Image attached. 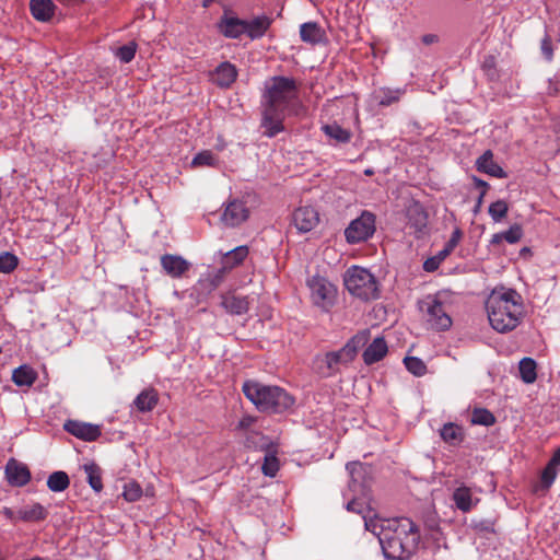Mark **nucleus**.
I'll list each match as a JSON object with an SVG mask.
<instances>
[{"label": "nucleus", "mask_w": 560, "mask_h": 560, "mask_svg": "<svg viewBox=\"0 0 560 560\" xmlns=\"http://www.w3.org/2000/svg\"><path fill=\"white\" fill-rule=\"evenodd\" d=\"M299 102L298 84L293 78L273 77L266 84L262 101L261 128L264 136L273 138L284 130L285 110Z\"/></svg>", "instance_id": "obj_1"}, {"label": "nucleus", "mask_w": 560, "mask_h": 560, "mask_svg": "<svg viewBox=\"0 0 560 560\" xmlns=\"http://www.w3.org/2000/svg\"><path fill=\"white\" fill-rule=\"evenodd\" d=\"M489 323L499 332L515 329L523 317L524 306L521 295L513 289L493 292L487 301Z\"/></svg>", "instance_id": "obj_2"}, {"label": "nucleus", "mask_w": 560, "mask_h": 560, "mask_svg": "<svg viewBox=\"0 0 560 560\" xmlns=\"http://www.w3.org/2000/svg\"><path fill=\"white\" fill-rule=\"evenodd\" d=\"M419 541V529L410 518H387V560L409 559Z\"/></svg>", "instance_id": "obj_3"}, {"label": "nucleus", "mask_w": 560, "mask_h": 560, "mask_svg": "<svg viewBox=\"0 0 560 560\" xmlns=\"http://www.w3.org/2000/svg\"><path fill=\"white\" fill-rule=\"evenodd\" d=\"M245 397L262 412L281 413L294 404V398L279 386L246 381L242 386Z\"/></svg>", "instance_id": "obj_4"}, {"label": "nucleus", "mask_w": 560, "mask_h": 560, "mask_svg": "<svg viewBox=\"0 0 560 560\" xmlns=\"http://www.w3.org/2000/svg\"><path fill=\"white\" fill-rule=\"evenodd\" d=\"M372 329H363L351 337L338 351H330L324 355H317L314 360V369L323 377H330L340 372L342 365L349 364L357 357L371 338Z\"/></svg>", "instance_id": "obj_5"}, {"label": "nucleus", "mask_w": 560, "mask_h": 560, "mask_svg": "<svg viewBox=\"0 0 560 560\" xmlns=\"http://www.w3.org/2000/svg\"><path fill=\"white\" fill-rule=\"evenodd\" d=\"M345 285L352 295L364 301L374 300L380 296L376 278L368 269L358 266L347 270Z\"/></svg>", "instance_id": "obj_6"}, {"label": "nucleus", "mask_w": 560, "mask_h": 560, "mask_svg": "<svg viewBox=\"0 0 560 560\" xmlns=\"http://www.w3.org/2000/svg\"><path fill=\"white\" fill-rule=\"evenodd\" d=\"M307 287L313 303L322 308L330 307L336 299L337 289L325 277L314 275L307 279Z\"/></svg>", "instance_id": "obj_7"}, {"label": "nucleus", "mask_w": 560, "mask_h": 560, "mask_svg": "<svg viewBox=\"0 0 560 560\" xmlns=\"http://www.w3.org/2000/svg\"><path fill=\"white\" fill-rule=\"evenodd\" d=\"M375 232V215L372 212L363 211L362 214L352 220L345 230L348 243L355 244L368 240Z\"/></svg>", "instance_id": "obj_8"}, {"label": "nucleus", "mask_w": 560, "mask_h": 560, "mask_svg": "<svg viewBox=\"0 0 560 560\" xmlns=\"http://www.w3.org/2000/svg\"><path fill=\"white\" fill-rule=\"evenodd\" d=\"M420 307L425 314V320L430 328L443 331L452 326V318L445 312L443 303L439 300L428 298L421 303Z\"/></svg>", "instance_id": "obj_9"}, {"label": "nucleus", "mask_w": 560, "mask_h": 560, "mask_svg": "<svg viewBox=\"0 0 560 560\" xmlns=\"http://www.w3.org/2000/svg\"><path fill=\"white\" fill-rule=\"evenodd\" d=\"M346 469L350 476V490L354 495L365 494V491L370 487L373 478L372 466L361 462H350L347 464Z\"/></svg>", "instance_id": "obj_10"}, {"label": "nucleus", "mask_w": 560, "mask_h": 560, "mask_svg": "<svg viewBox=\"0 0 560 560\" xmlns=\"http://www.w3.org/2000/svg\"><path fill=\"white\" fill-rule=\"evenodd\" d=\"M249 217V209L244 200L233 198L223 205L220 215L221 223L226 228H236Z\"/></svg>", "instance_id": "obj_11"}, {"label": "nucleus", "mask_w": 560, "mask_h": 560, "mask_svg": "<svg viewBox=\"0 0 560 560\" xmlns=\"http://www.w3.org/2000/svg\"><path fill=\"white\" fill-rule=\"evenodd\" d=\"M407 226L420 238L428 233L429 215L423 206L413 202L407 208Z\"/></svg>", "instance_id": "obj_12"}, {"label": "nucleus", "mask_w": 560, "mask_h": 560, "mask_svg": "<svg viewBox=\"0 0 560 560\" xmlns=\"http://www.w3.org/2000/svg\"><path fill=\"white\" fill-rule=\"evenodd\" d=\"M63 430L86 442L96 441L102 434L100 425L71 419L63 423Z\"/></svg>", "instance_id": "obj_13"}, {"label": "nucleus", "mask_w": 560, "mask_h": 560, "mask_svg": "<svg viewBox=\"0 0 560 560\" xmlns=\"http://www.w3.org/2000/svg\"><path fill=\"white\" fill-rule=\"evenodd\" d=\"M5 479L12 487H24L31 480L28 467L15 458H10L4 469Z\"/></svg>", "instance_id": "obj_14"}, {"label": "nucleus", "mask_w": 560, "mask_h": 560, "mask_svg": "<svg viewBox=\"0 0 560 560\" xmlns=\"http://www.w3.org/2000/svg\"><path fill=\"white\" fill-rule=\"evenodd\" d=\"M292 222L299 232L306 233L318 224L319 214L311 206L300 207L293 212Z\"/></svg>", "instance_id": "obj_15"}, {"label": "nucleus", "mask_w": 560, "mask_h": 560, "mask_svg": "<svg viewBox=\"0 0 560 560\" xmlns=\"http://www.w3.org/2000/svg\"><path fill=\"white\" fill-rule=\"evenodd\" d=\"M219 32L226 38L237 39L245 35V19L224 14L218 23Z\"/></svg>", "instance_id": "obj_16"}, {"label": "nucleus", "mask_w": 560, "mask_h": 560, "mask_svg": "<svg viewBox=\"0 0 560 560\" xmlns=\"http://www.w3.org/2000/svg\"><path fill=\"white\" fill-rule=\"evenodd\" d=\"M165 273L172 278H182L190 268V262L182 256L165 254L160 259Z\"/></svg>", "instance_id": "obj_17"}, {"label": "nucleus", "mask_w": 560, "mask_h": 560, "mask_svg": "<svg viewBox=\"0 0 560 560\" xmlns=\"http://www.w3.org/2000/svg\"><path fill=\"white\" fill-rule=\"evenodd\" d=\"M237 78V70L229 61L221 62L211 73V81L220 88H230Z\"/></svg>", "instance_id": "obj_18"}, {"label": "nucleus", "mask_w": 560, "mask_h": 560, "mask_svg": "<svg viewBox=\"0 0 560 560\" xmlns=\"http://www.w3.org/2000/svg\"><path fill=\"white\" fill-rule=\"evenodd\" d=\"M271 24L272 19L265 14L254 16L250 20H245V35L252 40L259 39L265 36Z\"/></svg>", "instance_id": "obj_19"}, {"label": "nucleus", "mask_w": 560, "mask_h": 560, "mask_svg": "<svg viewBox=\"0 0 560 560\" xmlns=\"http://www.w3.org/2000/svg\"><path fill=\"white\" fill-rule=\"evenodd\" d=\"M440 436L445 444L456 447L464 442L466 432L462 425L454 422H447L440 429Z\"/></svg>", "instance_id": "obj_20"}, {"label": "nucleus", "mask_w": 560, "mask_h": 560, "mask_svg": "<svg viewBox=\"0 0 560 560\" xmlns=\"http://www.w3.org/2000/svg\"><path fill=\"white\" fill-rule=\"evenodd\" d=\"M372 342L363 351L362 358L365 364L371 365L385 357V336L377 335L370 338Z\"/></svg>", "instance_id": "obj_21"}, {"label": "nucleus", "mask_w": 560, "mask_h": 560, "mask_svg": "<svg viewBox=\"0 0 560 560\" xmlns=\"http://www.w3.org/2000/svg\"><path fill=\"white\" fill-rule=\"evenodd\" d=\"M477 170L497 178H505L506 173L493 161V153L487 150L476 162Z\"/></svg>", "instance_id": "obj_22"}, {"label": "nucleus", "mask_w": 560, "mask_h": 560, "mask_svg": "<svg viewBox=\"0 0 560 560\" xmlns=\"http://www.w3.org/2000/svg\"><path fill=\"white\" fill-rule=\"evenodd\" d=\"M221 306L232 315H242L247 313L249 303L247 298L235 294H222Z\"/></svg>", "instance_id": "obj_23"}, {"label": "nucleus", "mask_w": 560, "mask_h": 560, "mask_svg": "<svg viewBox=\"0 0 560 560\" xmlns=\"http://www.w3.org/2000/svg\"><path fill=\"white\" fill-rule=\"evenodd\" d=\"M30 10L35 20L48 22L55 15L56 5L52 0H31Z\"/></svg>", "instance_id": "obj_24"}, {"label": "nucleus", "mask_w": 560, "mask_h": 560, "mask_svg": "<svg viewBox=\"0 0 560 560\" xmlns=\"http://www.w3.org/2000/svg\"><path fill=\"white\" fill-rule=\"evenodd\" d=\"M48 511L40 503L22 506L18 510V517L25 523H36L46 520Z\"/></svg>", "instance_id": "obj_25"}, {"label": "nucleus", "mask_w": 560, "mask_h": 560, "mask_svg": "<svg viewBox=\"0 0 560 560\" xmlns=\"http://www.w3.org/2000/svg\"><path fill=\"white\" fill-rule=\"evenodd\" d=\"M324 34V31L316 22L303 23L300 26V37L304 43L318 44L323 40Z\"/></svg>", "instance_id": "obj_26"}, {"label": "nucleus", "mask_w": 560, "mask_h": 560, "mask_svg": "<svg viewBox=\"0 0 560 560\" xmlns=\"http://www.w3.org/2000/svg\"><path fill=\"white\" fill-rule=\"evenodd\" d=\"M248 255L247 246H237L226 252L222 259L223 270H231L234 267L241 265Z\"/></svg>", "instance_id": "obj_27"}, {"label": "nucleus", "mask_w": 560, "mask_h": 560, "mask_svg": "<svg viewBox=\"0 0 560 560\" xmlns=\"http://www.w3.org/2000/svg\"><path fill=\"white\" fill-rule=\"evenodd\" d=\"M159 396L154 389L142 390L135 399L136 408L141 412H149L158 405Z\"/></svg>", "instance_id": "obj_28"}, {"label": "nucleus", "mask_w": 560, "mask_h": 560, "mask_svg": "<svg viewBox=\"0 0 560 560\" xmlns=\"http://www.w3.org/2000/svg\"><path fill=\"white\" fill-rule=\"evenodd\" d=\"M385 520L374 515V516H364V524L366 530L371 532L374 536L377 537L382 553L385 556V539L382 537L385 530Z\"/></svg>", "instance_id": "obj_29"}, {"label": "nucleus", "mask_w": 560, "mask_h": 560, "mask_svg": "<svg viewBox=\"0 0 560 560\" xmlns=\"http://www.w3.org/2000/svg\"><path fill=\"white\" fill-rule=\"evenodd\" d=\"M37 378L36 372L28 365H21L13 371L12 381L16 386H32Z\"/></svg>", "instance_id": "obj_30"}, {"label": "nucleus", "mask_w": 560, "mask_h": 560, "mask_svg": "<svg viewBox=\"0 0 560 560\" xmlns=\"http://www.w3.org/2000/svg\"><path fill=\"white\" fill-rule=\"evenodd\" d=\"M323 132L337 143H348L351 140V131L342 128L337 122L326 124L322 126Z\"/></svg>", "instance_id": "obj_31"}, {"label": "nucleus", "mask_w": 560, "mask_h": 560, "mask_svg": "<svg viewBox=\"0 0 560 560\" xmlns=\"http://www.w3.org/2000/svg\"><path fill=\"white\" fill-rule=\"evenodd\" d=\"M453 500L456 508L464 513L469 512L474 506L471 490L466 486L455 489Z\"/></svg>", "instance_id": "obj_32"}, {"label": "nucleus", "mask_w": 560, "mask_h": 560, "mask_svg": "<svg viewBox=\"0 0 560 560\" xmlns=\"http://www.w3.org/2000/svg\"><path fill=\"white\" fill-rule=\"evenodd\" d=\"M83 470L86 474V480L90 487L95 492H101L103 490L102 482V470L98 465L95 463H89L83 465Z\"/></svg>", "instance_id": "obj_33"}, {"label": "nucleus", "mask_w": 560, "mask_h": 560, "mask_svg": "<svg viewBox=\"0 0 560 560\" xmlns=\"http://www.w3.org/2000/svg\"><path fill=\"white\" fill-rule=\"evenodd\" d=\"M69 485V476L62 470L54 471L48 476L47 487L52 492H62L68 489Z\"/></svg>", "instance_id": "obj_34"}, {"label": "nucleus", "mask_w": 560, "mask_h": 560, "mask_svg": "<svg viewBox=\"0 0 560 560\" xmlns=\"http://www.w3.org/2000/svg\"><path fill=\"white\" fill-rule=\"evenodd\" d=\"M536 362L532 358H523L518 364L521 378L526 384H532L537 378Z\"/></svg>", "instance_id": "obj_35"}, {"label": "nucleus", "mask_w": 560, "mask_h": 560, "mask_svg": "<svg viewBox=\"0 0 560 560\" xmlns=\"http://www.w3.org/2000/svg\"><path fill=\"white\" fill-rule=\"evenodd\" d=\"M219 165L218 156L212 153L210 150H203L195 155L191 161V166L194 167H217Z\"/></svg>", "instance_id": "obj_36"}, {"label": "nucleus", "mask_w": 560, "mask_h": 560, "mask_svg": "<svg viewBox=\"0 0 560 560\" xmlns=\"http://www.w3.org/2000/svg\"><path fill=\"white\" fill-rule=\"evenodd\" d=\"M495 417L486 408H475L471 413V423L478 425L490 427L494 424Z\"/></svg>", "instance_id": "obj_37"}, {"label": "nucleus", "mask_w": 560, "mask_h": 560, "mask_svg": "<svg viewBox=\"0 0 560 560\" xmlns=\"http://www.w3.org/2000/svg\"><path fill=\"white\" fill-rule=\"evenodd\" d=\"M558 472H559V468L557 466H553L551 465L549 462L548 464L546 465V467L544 468V470L541 471V476H540V487L544 489V490H549V488L552 486V483L555 482L557 476H558Z\"/></svg>", "instance_id": "obj_38"}, {"label": "nucleus", "mask_w": 560, "mask_h": 560, "mask_svg": "<svg viewBox=\"0 0 560 560\" xmlns=\"http://www.w3.org/2000/svg\"><path fill=\"white\" fill-rule=\"evenodd\" d=\"M463 237V232L460 231V229L456 228L452 235H451V238L447 241V243L445 244L444 248L442 250H440L438 253L439 255V258H442L443 260H445V258L454 250V248L459 244L460 240Z\"/></svg>", "instance_id": "obj_39"}, {"label": "nucleus", "mask_w": 560, "mask_h": 560, "mask_svg": "<svg viewBox=\"0 0 560 560\" xmlns=\"http://www.w3.org/2000/svg\"><path fill=\"white\" fill-rule=\"evenodd\" d=\"M404 362L406 369L416 376H422L427 372V365L419 358L407 357Z\"/></svg>", "instance_id": "obj_40"}, {"label": "nucleus", "mask_w": 560, "mask_h": 560, "mask_svg": "<svg viewBox=\"0 0 560 560\" xmlns=\"http://www.w3.org/2000/svg\"><path fill=\"white\" fill-rule=\"evenodd\" d=\"M19 264L18 257L9 252L0 254V272L9 273L13 271Z\"/></svg>", "instance_id": "obj_41"}, {"label": "nucleus", "mask_w": 560, "mask_h": 560, "mask_svg": "<svg viewBox=\"0 0 560 560\" xmlns=\"http://www.w3.org/2000/svg\"><path fill=\"white\" fill-rule=\"evenodd\" d=\"M509 211L508 203L504 200H497L489 207V214L493 221L499 222L506 217Z\"/></svg>", "instance_id": "obj_42"}, {"label": "nucleus", "mask_w": 560, "mask_h": 560, "mask_svg": "<svg viewBox=\"0 0 560 560\" xmlns=\"http://www.w3.org/2000/svg\"><path fill=\"white\" fill-rule=\"evenodd\" d=\"M225 271L222 267L215 275H209L206 279L199 280L198 284L205 287L208 292H211L220 285Z\"/></svg>", "instance_id": "obj_43"}, {"label": "nucleus", "mask_w": 560, "mask_h": 560, "mask_svg": "<svg viewBox=\"0 0 560 560\" xmlns=\"http://www.w3.org/2000/svg\"><path fill=\"white\" fill-rule=\"evenodd\" d=\"M137 44L135 42H130L124 46H120L116 51V57L125 63L130 62L136 55Z\"/></svg>", "instance_id": "obj_44"}, {"label": "nucleus", "mask_w": 560, "mask_h": 560, "mask_svg": "<svg viewBox=\"0 0 560 560\" xmlns=\"http://www.w3.org/2000/svg\"><path fill=\"white\" fill-rule=\"evenodd\" d=\"M124 498L129 502H135L142 495V489L137 482H128L125 485Z\"/></svg>", "instance_id": "obj_45"}, {"label": "nucleus", "mask_w": 560, "mask_h": 560, "mask_svg": "<svg viewBox=\"0 0 560 560\" xmlns=\"http://www.w3.org/2000/svg\"><path fill=\"white\" fill-rule=\"evenodd\" d=\"M502 236L509 244H515L522 238L523 230L518 224H514L508 231L502 232Z\"/></svg>", "instance_id": "obj_46"}, {"label": "nucleus", "mask_w": 560, "mask_h": 560, "mask_svg": "<svg viewBox=\"0 0 560 560\" xmlns=\"http://www.w3.org/2000/svg\"><path fill=\"white\" fill-rule=\"evenodd\" d=\"M540 50L546 58L547 61H551L553 58V48L551 37L549 35H545L540 43Z\"/></svg>", "instance_id": "obj_47"}, {"label": "nucleus", "mask_w": 560, "mask_h": 560, "mask_svg": "<svg viewBox=\"0 0 560 560\" xmlns=\"http://www.w3.org/2000/svg\"><path fill=\"white\" fill-rule=\"evenodd\" d=\"M278 469H279V467H278L277 458L276 457H271V458L266 457V460L262 465V472L266 476L273 477V476H276Z\"/></svg>", "instance_id": "obj_48"}, {"label": "nucleus", "mask_w": 560, "mask_h": 560, "mask_svg": "<svg viewBox=\"0 0 560 560\" xmlns=\"http://www.w3.org/2000/svg\"><path fill=\"white\" fill-rule=\"evenodd\" d=\"M442 261L444 260L439 258V255L436 254L435 256L430 257L424 261L423 269L428 272H433L440 267Z\"/></svg>", "instance_id": "obj_49"}, {"label": "nucleus", "mask_w": 560, "mask_h": 560, "mask_svg": "<svg viewBox=\"0 0 560 560\" xmlns=\"http://www.w3.org/2000/svg\"><path fill=\"white\" fill-rule=\"evenodd\" d=\"M256 422V418L253 416H244L238 424L237 428L241 430H248L254 423Z\"/></svg>", "instance_id": "obj_50"}, {"label": "nucleus", "mask_w": 560, "mask_h": 560, "mask_svg": "<svg viewBox=\"0 0 560 560\" xmlns=\"http://www.w3.org/2000/svg\"><path fill=\"white\" fill-rule=\"evenodd\" d=\"M346 509L349 512L361 513L363 504L357 498H353L347 503Z\"/></svg>", "instance_id": "obj_51"}, {"label": "nucleus", "mask_w": 560, "mask_h": 560, "mask_svg": "<svg viewBox=\"0 0 560 560\" xmlns=\"http://www.w3.org/2000/svg\"><path fill=\"white\" fill-rule=\"evenodd\" d=\"M0 513H1V514H2L7 520H9V521H10V522H12V523H15V522L20 521V520H19V517H18V511H16V512H14V511H13L12 509H10V508H7V506H5V508H3V509L1 510V512H0Z\"/></svg>", "instance_id": "obj_52"}, {"label": "nucleus", "mask_w": 560, "mask_h": 560, "mask_svg": "<svg viewBox=\"0 0 560 560\" xmlns=\"http://www.w3.org/2000/svg\"><path fill=\"white\" fill-rule=\"evenodd\" d=\"M495 60L494 57L488 56L482 65L483 70L490 75L491 71L494 70Z\"/></svg>", "instance_id": "obj_53"}, {"label": "nucleus", "mask_w": 560, "mask_h": 560, "mask_svg": "<svg viewBox=\"0 0 560 560\" xmlns=\"http://www.w3.org/2000/svg\"><path fill=\"white\" fill-rule=\"evenodd\" d=\"M405 93L404 90L389 91L387 90V105L399 100V96Z\"/></svg>", "instance_id": "obj_54"}, {"label": "nucleus", "mask_w": 560, "mask_h": 560, "mask_svg": "<svg viewBox=\"0 0 560 560\" xmlns=\"http://www.w3.org/2000/svg\"><path fill=\"white\" fill-rule=\"evenodd\" d=\"M424 45H432L439 42V36L435 34H425L421 38Z\"/></svg>", "instance_id": "obj_55"}, {"label": "nucleus", "mask_w": 560, "mask_h": 560, "mask_svg": "<svg viewBox=\"0 0 560 560\" xmlns=\"http://www.w3.org/2000/svg\"><path fill=\"white\" fill-rule=\"evenodd\" d=\"M472 180H474L476 188H479L480 190H485V194H487V190L489 188L488 183H486L485 180H482L478 177H472Z\"/></svg>", "instance_id": "obj_56"}, {"label": "nucleus", "mask_w": 560, "mask_h": 560, "mask_svg": "<svg viewBox=\"0 0 560 560\" xmlns=\"http://www.w3.org/2000/svg\"><path fill=\"white\" fill-rule=\"evenodd\" d=\"M549 463L553 466L560 467V447L553 453L551 458L549 459Z\"/></svg>", "instance_id": "obj_57"}, {"label": "nucleus", "mask_w": 560, "mask_h": 560, "mask_svg": "<svg viewBox=\"0 0 560 560\" xmlns=\"http://www.w3.org/2000/svg\"><path fill=\"white\" fill-rule=\"evenodd\" d=\"M502 241H504L503 236H502V232L501 233H495L492 235L491 237V244L493 245H498L500 244Z\"/></svg>", "instance_id": "obj_58"}, {"label": "nucleus", "mask_w": 560, "mask_h": 560, "mask_svg": "<svg viewBox=\"0 0 560 560\" xmlns=\"http://www.w3.org/2000/svg\"><path fill=\"white\" fill-rule=\"evenodd\" d=\"M485 196H486L485 190H481L480 195L477 199V202H476L475 212H477L480 209Z\"/></svg>", "instance_id": "obj_59"}, {"label": "nucleus", "mask_w": 560, "mask_h": 560, "mask_svg": "<svg viewBox=\"0 0 560 560\" xmlns=\"http://www.w3.org/2000/svg\"><path fill=\"white\" fill-rule=\"evenodd\" d=\"M223 148L222 143H219V150H223Z\"/></svg>", "instance_id": "obj_60"}, {"label": "nucleus", "mask_w": 560, "mask_h": 560, "mask_svg": "<svg viewBox=\"0 0 560 560\" xmlns=\"http://www.w3.org/2000/svg\"><path fill=\"white\" fill-rule=\"evenodd\" d=\"M223 148L222 143H219V150H223Z\"/></svg>", "instance_id": "obj_61"}, {"label": "nucleus", "mask_w": 560, "mask_h": 560, "mask_svg": "<svg viewBox=\"0 0 560 560\" xmlns=\"http://www.w3.org/2000/svg\"><path fill=\"white\" fill-rule=\"evenodd\" d=\"M365 174H368V175H369V174H372V172H371L370 170H366V171H365Z\"/></svg>", "instance_id": "obj_62"}]
</instances>
